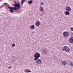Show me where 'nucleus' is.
Returning a JSON list of instances; mask_svg holds the SVG:
<instances>
[{
	"label": "nucleus",
	"mask_w": 73,
	"mask_h": 73,
	"mask_svg": "<svg viewBox=\"0 0 73 73\" xmlns=\"http://www.w3.org/2000/svg\"><path fill=\"white\" fill-rule=\"evenodd\" d=\"M63 51H65L66 52H69L70 51V48L68 46H64L63 48L62 49Z\"/></svg>",
	"instance_id": "3"
},
{
	"label": "nucleus",
	"mask_w": 73,
	"mask_h": 73,
	"mask_svg": "<svg viewBox=\"0 0 73 73\" xmlns=\"http://www.w3.org/2000/svg\"><path fill=\"white\" fill-rule=\"evenodd\" d=\"M47 50H44L43 51V53L44 54H46L47 53Z\"/></svg>",
	"instance_id": "10"
},
{
	"label": "nucleus",
	"mask_w": 73,
	"mask_h": 73,
	"mask_svg": "<svg viewBox=\"0 0 73 73\" xmlns=\"http://www.w3.org/2000/svg\"><path fill=\"white\" fill-rule=\"evenodd\" d=\"M25 1H26V0H22V1H21V5H23V3H24V2H25Z\"/></svg>",
	"instance_id": "13"
},
{
	"label": "nucleus",
	"mask_w": 73,
	"mask_h": 73,
	"mask_svg": "<svg viewBox=\"0 0 73 73\" xmlns=\"http://www.w3.org/2000/svg\"><path fill=\"white\" fill-rule=\"evenodd\" d=\"M3 15H4V16H5L6 15V14H5V13H4L3 14Z\"/></svg>",
	"instance_id": "24"
},
{
	"label": "nucleus",
	"mask_w": 73,
	"mask_h": 73,
	"mask_svg": "<svg viewBox=\"0 0 73 73\" xmlns=\"http://www.w3.org/2000/svg\"><path fill=\"white\" fill-rule=\"evenodd\" d=\"M31 33H33V34H35V31H32L31 32Z\"/></svg>",
	"instance_id": "20"
},
{
	"label": "nucleus",
	"mask_w": 73,
	"mask_h": 73,
	"mask_svg": "<svg viewBox=\"0 0 73 73\" xmlns=\"http://www.w3.org/2000/svg\"><path fill=\"white\" fill-rule=\"evenodd\" d=\"M34 57H35L34 61H36V62L37 64H41V60H40V59H38L40 57V54L38 52L35 53Z\"/></svg>",
	"instance_id": "2"
},
{
	"label": "nucleus",
	"mask_w": 73,
	"mask_h": 73,
	"mask_svg": "<svg viewBox=\"0 0 73 73\" xmlns=\"http://www.w3.org/2000/svg\"><path fill=\"white\" fill-rule=\"evenodd\" d=\"M35 25L36 26H37V27L40 26V22L39 21H36L35 23Z\"/></svg>",
	"instance_id": "5"
},
{
	"label": "nucleus",
	"mask_w": 73,
	"mask_h": 73,
	"mask_svg": "<svg viewBox=\"0 0 73 73\" xmlns=\"http://www.w3.org/2000/svg\"><path fill=\"white\" fill-rule=\"evenodd\" d=\"M71 30L72 31H73V27H72L71 28Z\"/></svg>",
	"instance_id": "22"
},
{
	"label": "nucleus",
	"mask_w": 73,
	"mask_h": 73,
	"mask_svg": "<svg viewBox=\"0 0 73 73\" xmlns=\"http://www.w3.org/2000/svg\"><path fill=\"white\" fill-rule=\"evenodd\" d=\"M69 41L71 43H73V37H71L69 38Z\"/></svg>",
	"instance_id": "6"
},
{
	"label": "nucleus",
	"mask_w": 73,
	"mask_h": 73,
	"mask_svg": "<svg viewBox=\"0 0 73 73\" xmlns=\"http://www.w3.org/2000/svg\"><path fill=\"white\" fill-rule=\"evenodd\" d=\"M40 4L42 5H44V3L42 2H40Z\"/></svg>",
	"instance_id": "18"
},
{
	"label": "nucleus",
	"mask_w": 73,
	"mask_h": 73,
	"mask_svg": "<svg viewBox=\"0 0 73 73\" xmlns=\"http://www.w3.org/2000/svg\"><path fill=\"white\" fill-rule=\"evenodd\" d=\"M40 9H43V7H40Z\"/></svg>",
	"instance_id": "21"
},
{
	"label": "nucleus",
	"mask_w": 73,
	"mask_h": 73,
	"mask_svg": "<svg viewBox=\"0 0 73 73\" xmlns=\"http://www.w3.org/2000/svg\"><path fill=\"white\" fill-rule=\"evenodd\" d=\"M30 28L31 29L33 30L35 29V27L33 25H31L30 26Z\"/></svg>",
	"instance_id": "8"
},
{
	"label": "nucleus",
	"mask_w": 73,
	"mask_h": 73,
	"mask_svg": "<svg viewBox=\"0 0 73 73\" xmlns=\"http://www.w3.org/2000/svg\"><path fill=\"white\" fill-rule=\"evenodd\" d=\"M62 63L63 65H66V64H67L66 62L64 60L63 61Z\"/></svg>",
	"instance_id": "7"
},
{
	"label": "nucleus",
	"mask_w": 73,
	"mask_h": 73,
	"mask_svg": "<svg viewBox=\"0 0 73 73\" xmlns=\"http://www.w3.org/2000/svg\"><path fill=\"white\" fill-rule=\"evenodd\" d=\"M66 9H71V8L70 7L68 6L66 7Z\"/></svg>",
	"instance_id": "15"
},
{
	"label": "nucleus",
	"mask_w": 73,
	"mask_h": 73,
	"mask_svg": "<svg viewBox=\"0 0 73 73\" xmlns=\"http://www.w3.org/2000/svg\"><path fill=\"white\" fill-rule=\"evenodd\" d=\"M40 11H41V12H43V9H40Z\"/></svg>",
	"instance_id": "23"
},
{
	"label": "nucleus",
	"mask_w": 73,
	"mask_h": 73,
	"mask_svg": "<svg viewBox=\"0 0 73 73\" xmlns=\"http://www.w3.org/2000/svg\"><path fill=\"white\" fill-rule=\"evenodd\" d=\"M33 2L31 0L29 1L28 2V3L29 4H31Z\"/></svg>",
	"instance_id": "14"
},
{
	"label": "nucleus",
	"mask_w": 73,
	"mask_h": 73,
	"mask_svg": "<svg viewBox=\"0 0 73 73\" xmlns=\"http://www.w3.org/2000/svg\"><path fill=\"white\" fill-rule=\"evenodd\" d=\"M13 10H13L12 9H10V11L11 12H14V11H15V12H17V11H18V10H17V9H14Z\"/></svg>",
	"instance_id": "11"
},
{
	"label": "nucleus",
	"mask_w": 73,
	"mask_h": 73,
	"mask_svg": "<svg viewBox=\"0 0 73 73\" xmlns=\"http://www.w3.org/2000/svg\"><path fill=\"white\" fill-rule=\"evenodd\" d=\"M70 65H71V66H73V63L72 62H71L70 63Z\"/></svg>",
	"instance_id": "16"
},
{
	"label": "nucleus",
	"mask_w": 73,
	"mask_h": 73,
	"mask_svg": "<svg viewBox=\"0 0 73 73\" xmlns=\"http://www.w3.org/2000/svg\"><path fill=\"white\" fill-rule=\"evenodd\" d=\"M3 7V5L1 6V7H0V8H2V7Z\"/></svg>",
	"instance_id": "25"
},
{
	"label": "nucleus",
	"mask_w": 73,
	"mask_h": 73,
	"mask_svg": "<svg viewBox=\"0 0 73 73\" xmlns=\"http://www.w3.org/2000/svg\"><path fill=\"white\" fill-rule=\"evenodd\" d=\"M25 73H29V72H32L28 69H26V71L25 72Z\"/></svg>",
	"instance_id": "9"
},
{
	"label": "nucleus",
	"mask_w": 73,
	"mask_h": 73,
	"mask_svg": "<svg viewBox=\"0 0 73 73\" xmlns=\"http://www.w3.org/2000/svg\"><path fill=\"white\" fill-rule=\"evenodd\" d=\"M71 35H73V33L71 32Z\"/></svg>",
	"instance_id": "26"
},
{
	"label": "nucleus",
	"mask_w": 73,
	"mask_h": 73,
	"mask_svg": "<svg viewBox=\"0 0 73 73\" xmlns=\"http://www.w3.org/2000/svg\"><path fill=\"white\" fill-rule=\"evenodd\" d=\"M63 35L64 37H67L69 35V33L66 31H64L63 32Z\"/></svg>",
	"instance_id": "4"
},
{
	"label": "nucleus",
	"mask_w": 73,
	"mask_h": 73,
	"mask_svg": "<svg viewBox=\"0 0 73 73\" xmlns=\"http://www.w3.org/2000/svg\"><path fill=\"white\" fill-rule=\"evenodd\" d=\"M66 10L68 11H69V12H70V11L71 10V9H67Z\"/></svg>",
	"instance_id": "19"
},
{
	"label": "nucleus",
	"mask_w": 73,
	"mask_h": 73,
	"mask_svg": "<svg viewBox=\"0 0 73 73\" xmlns=\"http://www.w3.org/2000/svg\"><path fill=\"white\" fill-rule=\"evenodd\" d=\"M65 14L66 15H69V12L68 11H66L65 12Z\"/></svg>",
	"instance_id": "12"
},
{
	"label": "nucleus",
	"mask_w": 73,
	"mask_h": 73,
	"mask_svg": "<svg viewBox=\"0 0 73 73\" xmlns=\"http://www.w3.org/2000/svg\"><path fill=\"white\" fill-rule=\"evenodd\" d=\"M15 4H12L13 6L15 7H11L9 6V5L7 3H4L3 4V5H4L5 4H7V7L10 9H19L21 7L20 4L18 3H17L16 1L15 2Z\"/></svg>",
	"instance_id": "1"
},
{
	"label": "nucleus",
	"mask_w": 73,
	"mask_h": 73,
	"mask_svg": "<svg viewBox=\"0 0 73 73\" xmlns=\"http://www.w3.org/2000/svg\"><path fill=\"white\" fill-rule=\"evenodd\" d=\"M1 1V0H0V1Z\"/></svg>",
	"instance_id": "28"
},
{
	"label": "nucleus",
	"mask_w": 73,
	"mask_h": 73,
	"mask_svg": "<svg viewBox=\"0 0 73 73\" xmlns=\"http://www.w3.org/2000/svg\"><path fill=\"white\" fill-rule=\"evenodd\" d=\"M15 46V44L14 43L12 44V47H13V46Z\"/></svg>",
	"instance_id": "17"
},
{
	"label": "nucleus",
	"mask_w": 73,
	"mask_h": 73,
	"mask_svg": "<svg viewBox=\"0 0 73 73\" xmlns=\"http://www.w3.org/2000/svg\"><path fill=\"white\" fill-rule=\"evenodd\" d=\"M8 68H9V69H11V67H8Z\"/></svg>",
	"instance_id": "27"
}]
</instances>
